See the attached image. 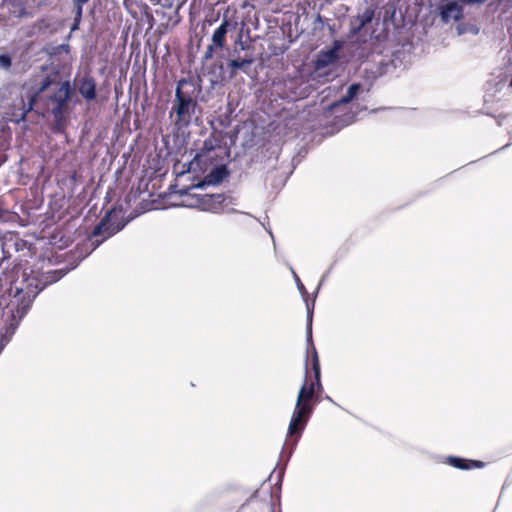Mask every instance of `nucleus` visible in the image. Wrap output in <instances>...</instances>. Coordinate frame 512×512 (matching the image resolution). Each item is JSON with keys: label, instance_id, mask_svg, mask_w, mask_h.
<instances>
[{"label": "nucleus", "instance_id": "obj_4", "mask_svg": "<svg viewBox=\"0 0 512 512\" xmlns=\"http://www.w3.org/2000/svg\"><path fill=\"white\" fill-rule=\"evenodd\" d=\"M188 84L184 78L177 82L175 90V99L170 111V118L173 119V124L178 128L188 127L196 113L198 103L193 93H188L183 90V85Z\"/></svg>", "mask_w": 512, "mask_h": 512}, {"label": "nucleus", "instance_id": "obj_1", "mask_svg": "<svg viewBox=\"0 0 512 512\" xmlns=\"http://www.w3.org/2000/svg\"><path fill=\"white\" fill-rule=\"evenodd\" d=\"M311 366L313 378L308 376V369L306 368L305 382L299 390L295 409L288 427V436L296 437L295 442H297L305 429L313 413L314 405L320 401L319 395L323 391L320 362L314 346H312Z\"/></svg>", "mask_w": 512, "mask_h": 512}, {"label": "nucleus", "instance_id": "obj_5", "mask_svg": "<svg viewBox=\"0 0 512 512\" xmlns=\"http://www.w3.org/2000/svg\"><path fill=\"white\" fill-rule=\"evenodd\" d=\"M53 83L54 80L50 76H45L29 95L27 103L23 97L15 99L6 111V120L14 123L24 121L27 114L36 106L37 96L45 92Z\"/></svg>", "mask_w": 512, "mask_h": 512}, {"label": "nucleus", "instance_id": "obj_2", "mask_svg": "<svg viewBox=\"0 0 512 512\" xmlns=\"http://www.w3.org/2000/svg\"><path fill=\"white\" fill-rule=\"evenodd\" d=\"M37 285L29 280L22 281L20 286H11L9 290V301L4 308V314L10 318V325H18L20 320L27 314L35 297L38 294Z\"/></svg>", "mask_w": 512, "mask_h": 512}, {"label": "nucleus", "instance_id": "obj_26", "mask_svg": "<svg viewBox=\"0 0 512 512\" xmlns=\"http://www.w3.org/2000/svg\"><path fill=\"white\" fill-rule=\"evenodd\" d=\"M3 205H4L3 201L0 199V219H2L5 214V209H4Z\"/></svg>", "mask_w": 512, "mask_h": 512}, {"label": "nucleus", "instance_id": "obj_23", "mask_svg": "<svg viewBox=\"0 0 512 512\" xmlns=\"http://www.w3.org/2000/svg\"><path fill=\"white\" fill-rule=\"evenodd\" d=\"M307 310H308V328H307L308 340L312 341V328H311V325H312L313 312H312V309H310L308 304H307Z\"/></svg>", "mask_w": 512, "mask_h": 512}, {"label": "nucleus", "instance_id": "obj_13", "mask_svg": "<svg viewBox=\"0 0 512 512\" xmlns=\"http://www.w3.org/2000/svg\"><path fill=\"white\" fill-rule=\"evenodd\" d=\"M79 93L87 101H92L96 98V81L92 76L86 75L79 81Z\"/></svg>", "mask_w": 512, "mask_h": 512}, {"label": "nucleus", "instance_id": "obj_27", "mask_svg": "<svg viewBox=\"0 0 512 512\" xmlns=\"http://www.w3.org/2000/svg\"><path fill=\"white\" fill-rule=\"evenodd\" d=\"M240 49H241V50H244V49H245V46H244V43H243V42H240Z\"/></svg>", "mask_w": 512, "mask_h": 512}, {"label": "nucleus", "instance_id": "obj_17", "mask_svg": "<svg viewBox=\"0 0 512 512\" xmlns=\"http://www.w3.org/2000/svg\"><path fill=\"white\" fill-rule=\"evenodd\" d=\"M66 113L67 112L51 113L54 118L52 128H51L53 133L62 134L65 132V130L67 128Z\"/></svg>", "mask_w": 512, "mask_h": 512}, {"label": "nucleus", "instance_id": "obj_18", "mask_svg": "<svg viewBox=\"0 0 512 512\" xmlns=\"http://www.w3.org/2000/svg\"><path fill=\"white\" fill-rule=\"evenodd\" d=\"M221 139L219 136H216L214 134H211L208 138H206L203 142V146L200 149L199 156H202L212 150H214L217 147H220Z\"/></svg>", "mask_w": 512, "mask_h": 512}, {"label": "nucleus", "instance_id": "obj_10", "mask_svg": "<svg viewBox=\"0 0 512 512\" xmlns=\"http://www.w3.org/2000/svg\"><path fill=\"white\" fill-rule=\"evenodd\" d=\"M445 463L460 470L481 469L486 465L485 462L480 460H470L457 456H448Z\"/></svg>", "mask_w": 512, "mask_h": 512}, {"label": "nucleus", "instance_id": "obj_19", "mask_svg": "<svg viewBox=\"0 0 512 512\" xmlns=\"http://www.w3.org/2000/svg\"><path fill=\"white\" fill-rule=\"evenodd\" d=\"M360 87H361V85L359 83L351 84L349 86L346 94L343 95L335 105L347 104V103L351 102L357 95L358 91L360 90Z\"/></svg>", "mask_w": 512, "mask_h": 512}, {"label": "nucleus", "instance_id": "obj_16", "mask_svg": "<svg viewBox=\"0 0 512 512\" xmlns=\"http://www.w3.org/2000/svg\"><path fill=\"white\" fill-rule=\"evenodd\" d=\"M7 9L9 14L15 18H23L30 15L26 8L25 0H7Z\"/></svg>", "mask_w": 512, "mask_h": 512}, {"label": "nucleus", "instance_id": "obj_20", "mask_svg": "<svg viewBox=\"0 0 512 512\" xmlns=\"http://www.w3.org/2000/svg\"><path fill=\"white\" fill-rule=\"evenodd\" d=\"M227 176H228V171H227L226 167L219 166V167L214 168L210 172L208 177L210 178V181L218 183V182H221Z\"/></svg>", "mask_w": 512, "mask_h": 512}, {"label": "nucleus", "instance_id": "obj_24", "mask_svg": "<svg viewBox=\"0 0 512 512\" xmlns=\"http://www.w3.org/2000/svg\"><path fill=\"white\" fill-rule=\"evenodd\" d=\"M487 0H460L461 3L465 5H472V4H482L486 2Z\"/></svg>", "mask_w": 512, "mask_h": 512}, {"label": "nucleus", "instance_id": "obj_12", "mask_svg": "<svg viewBox=\"0 0 512 512\" xmlns=\"http://www.w3.org/2000/svg\"><path fill=\"white\" fill-rule=\"evenodd\" d=\"M228 26H229L228 21L224 20L222 22V24L214 31L213 36H212L213 44L210 45L208 47V49H207V52H206V55H205L206 59H209V58L212 57V52H213V47L214 46L219 47V48H223V46L225 44L226 34H227V31H228Z\"/></svg>", "mask_w": 512, "mask_h": 512}, {"label": "nucleus", "instance_id": "obj_14", "mask_svg": "<svg viewBox=\"0 0 512 512\" xmlns=\"http://www.w3.org/2000/svg\"><path fill=\"white\" fill-rule=\"evenodd\" d=\"M254 62V58L251 54H245L243 57L238 56L229 61L228 66L230 68V76L234 77L237 75V70L241 69L247 72V69Z\"/></svg>", "mask_w": 512, "mask_h": 512}, {"label": "nucleus", "instance_id": "obj_21", "mask_svg": "<svg viewBox=\"0 0 512 512\" xmlns=\"http://www.w3.org/2000/svg\"><path fill=\"white\" fill-rule=\"evenodd\" d=\"M89 0H74L75 5V17H74V26L72 29H76L82 18L83 5L87 3Z\"/></svg>", "mask_w": 512, "mask_h": 512}, {"label": "nucleus", "instance_id": "obj_9", "mask_svg": "<svg viewBox=\"0 0 512 512\" xmlns=\"http://www.w3.org/2000/svg\"><path fill=\"white\" fill-rule=\"evenodd\" d=\"M341 45L339 42H335L334 46L328 50H322L318 53L315 60V68L317 70L328 67L335 63L339 58V50Z\"/></svg>", "mask_w": 512, "mask_h": 512}, {"label": "nucleus", "instance_id": "obj_6", "mask_svg": "<svg viewBox=\"0 0 512 512\" xmlns=\"http://www.w3.org/2000/svg\"><path fill=\"white\" fill-rule=\"evenodd\" d=\"M123 227L124 224L119 221L115 211L109 210L90 233L89 240L94 247H97L106 239L118 233Z\"/></svg>", "mask_w": 512, "mask_h": 512}, {"label": "nucleus", "instance_id": "obj_22", "mask_svg": "<svg viewBox=\"0 0 512 512\" xmlns=\"http://www.w3.org/2000/svg\"><path fill=\"white\" fill-rule=\"evenodd\" d=\"M12 66V59L10 55L8 54H1L0 55V67L9 70Z\"/></svg>", "mask_w": 512, "mask_h": 512}, {"label": "nucleus", "instance_id": "obj_3", "mask_svg": "<svg viewBox=\"0 0 512 512\" xmlns=\"http://www.w3.org/2000/svg\"><path fill=\"white\" fill-rule=\"evenodd\" d=\"M54 83L37 96L36 105L42 109L41 114L68 111V103L74 93L70 81H57L56 76L49 75Z\"/></svg>", "mask_w": 512, "mask_h": 512}, {"label": "nucleus", "instance_id": "obj_11", "mask_svg": "<svg viewBox=\"0 0 512 512\" xmlns=\"http://www.w3.org/2000/svg\"><path fill=\"white\" fill-rule=\"evenodd\" d=\"M440 15L446 23L450 20L459 21L463 18V8L457 2L452 1L440 7Z\"/></svg>", "mask_w": 512, "mask_h": 512}, {"label": "nucleus", "instance_id": "obj_15", "mask_svg": "<svg viewBox=\"0 0 512 512\" xmlns=\"http://www.w3.org/2000/svg\"><path fill=\"white\" fill-rule=\"evenodd\" d=\"M373 18V11L366 9L363 14L354 17L351 20L350 34L351 36L358 35L363 27L370 23Z\"/></svg>", "mask_w": 512, "mask_h": 512}, {"label": "nucleus", "instance_id": "obj_8", "mask_svg": "<svg viewBox=\"0 0 512 512\" xmlns=\"http://www.w3.org/2000/svg\"><path fill=\"white\" fill-rule=\"evenodd\" d=\"M227 197L223 194H205L198 198V206L204 210L212 213H221L227 206Z\"/></svg>", "mask_w": 512, "mask_h": 512}, {"label": "nucleus", "instance_id": "obj_7", "mask_svg": "<svg viewBox=\"0 0 512 512\" xmlns=\"http://www.w3.org/2000/svg\"><path fill=\"white\" fill-rule=\"evenodd\" d=\"M260 500L268 507L269 512H281L276 509V505L280 504L279 489H274L270 484L263 483L247 500L245 504Z\"/></svg>", "mask_w": 512, "mask_h": 512}, {"label": "nucleus", "instance_id": "obj_25", "mask_svg": "<svg viewBox=\"0 0 512 512\" xmlns=\"http://www.w3.org/2000/svg\"><path fill=\"white\" fill-rule=\"evenodd\" d=\"M297 278V282H298V288L299 290L302 292V293H306V289L304 287V285L301 283L300 279L296 276Z\"/></svg>", "mask_w": 512, "mask_h": 512}]
</instances>
